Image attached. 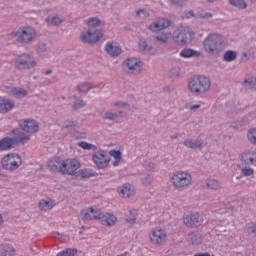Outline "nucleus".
Masks as SVG:
<instances>
[{
  "mask_svg": "<svg viewBox=\"0 0 256 256\" xmlns=\"http://www.w3.org/2000/svg\"><path fill=\"white\" fill-rule=\"evenodd\" d=\"M85 25H88L89 28L86 32H83L80 35L82 43H87L88 45L97 43L104 35L101 29H97V27L101 26V20L95 17L88 18L85 20Z\"/></svg>",
  "mask_w": 256,
  "mask_h": 256,
  "instance_id": "1",
  "label": "nucleus"
},
{
  "mask_svg": "<svg viewBox=\"0 0 256 256\" xmlns=\"http://www.w3.org/2000/svg\"><path fill=\"white\" fill-rule=\"evenodd\" d=\"M203 47L208 55H219L225 50V38L219 34H210L204 39Z\"/></svg>",
  "mask_w": 256,
  "mask_h": 256,
  "instance_id": "2",
  "label": "nucleus"
},
{
  "mask_svg": "<svg viewBox=\"0 0 256 256\" xmlns=\"http://www.w3.org/2000/svg\"><path fill=\"white\" fill-rule=\"evenodd\" d=\"M9 37H12V39H15L21 45H29V43L35 41L37 31L31 26H21L17 30L10 32Z\"/></svg>",
  "mask_w": 256,
  "mask_h": 256,
  "instance_id": "3",
  "label": "nucleus"
},
{
  "mask_svg": "<svg viewBox=\"0 0 256 256\" xmlns=\"http://www.w3.org/2000/svg\"><path fill=\"white\" fill-rule=\"evenodd\" d=\"M240 165H238L244 177H251L255 170L251 168L256 165V150H247L239 155Z\"/></svg>",
  "mask_w": 256,
  "mask_h": 256,
  "instance_id": "4",
  "label": "nucleus"
},
{
  "mask_svg": "<svg viewBox=\"0 0 256 256\" xmlns=\"http://www.w3.org/2000/svg\"><path fill=\"white\" fill-rule=\"evenodd\" d=\"M188 89L193 95H203L211 89V80L205 76H194L188 82Z\"/></svg>",
  "mask_w": 256,
  "mask_h": 256,
  "instance_id": "5",
  "label": "nucleus"
},
{
  "mask_svg": "<svg viewBox=\"0 0 256 256\" xmlns=\"http://www.w3.org/2000/svg\"><path fill=\"white\" fill-rule=\"evenodd\" d=\"M21 165H23V159L15 153L7 154L1 159V167L5 171H17Z\"/></svg>",
  "mask_w": 256,
  "mask_h": 256,
  "instance_id": "6",
  "label": "nucleus"
},
{
  "mask_svg": "<svg viewBox=\"0 0 256 256\" xmlns=\"http://www.w3.org/2000/svg\"><path fill=\"white\" fill-rule=\"evenodd\" d=\"M192 180L193 178L188 172L177 171L171 177L170 182L175 187V189H185V187H189L191 185Z\"/></svg>",
  "mask_w": 256,
  "mask_h": 256,
  "instance_id": "7",
  "label": "nucleus"
},
{
  "mask_svg": "<svg viewBox=\"0 0 256 256\" xmlns=\"http://www.w3.org/2000/svg\"><path fill=\"white\" fill-rule=\"evenodd\" d=\"M124 71L131 75H139L143 72V61L139 58H128L123 63Z\"/></svg>",
  "mask_w": 256,
  "mask_h": 256,
  "instance_id": "8",
  "label": "nucleus"
},
{
  "mask_svg": "<svg viewBox=\"0 0 256 256\" xmlns=\"http://www.w3.org/2000/svg\"><path fill=\"white\" fill-rule=\"evenodd\" d=\"M203 221V215L199 212L189 213L183 217V223L188 229H197V227H201Z\"/></svg>",
  "mask_w": 256,
  "mask_h": 256,
  "instance_id": "9",
  "label": "nucleus"
},
{
  "mask_svg": "<svg viewBox=\"0 0 256 256\" xmlns=\"http://www.w3.org/2000/svg\"><path fill=\"white\" fill-rule=\"evenodd\" d=\"M16 69H33L37 65V62L31 55L22 54L14 60Z\"/></svg>",
  "mask_w": 256,
  "mask_h": 256,
  "instance_id": "10",
  "label": "nucleus"
},
{
  "mask_svg": "<svg viewBox=\"0 0 256 256\" xmlns=\"http://www.w3.org/2000/svg\"><path fill=\"white\" fill-rule=\"evenodd\" d=\"M81 167V163L77 159H66L62 164L63 175H77V170Z\"/></svg>",
  "mask_w": 256,
  "mask_h": 256,
  "instance_id": "11",
  "label": "nucleus"
},
{
  "mask_svg": "<svg viewBox=\"0 0 256 256\" xmlns=\"http://www.w3.org/2000/svg\"><path fill=\"white\" fill-rule=\"evenodd\" d=\"M149 237L152 245H156V247H161V245L167 241V233L162 229L152 230Z\"/></svg>",
  "mask_w": 256,
  "mask_h": 256,
  "instance_id": "12",
  "label": "nucleus"
},
{
  "mask_svg": "<svg viewBox=\"0 0 256 256\" xmlns=\"http://www.w3.org/2000/svg\"><path fill=\"white\" fill-rule=\"evenodd\" d=\"M172 41L178 47H186L187 45V30L181 27L178 28L176 31L173 32Z\"/></svg>",
  "mask_w": 256,
  "mask_h": 256,
  "instance_id": "13",
  "label": "nucleus"
},
{
  "mask_svg": "<svg viewBox=\"0 0 256 256\" xmlns=\"http://www.w3.org/2000/svg\"><path fill=\"white\" fill-rule=\"evenodd\" d=\"M171 27V20L167 18H158L157 21L153 22L149 29L153 31V33H157V31H163V29H167Z\"/></svg>",
  "mask_w": 256,
  "mask_h": 256,
  "instance_id": "14",
  "label": "nucleus"
},
{
  "mask_svg": "<svg viewBox=\"0 0 256 256\" xmlns=\"http://www.w3.org/2000/svg\"><path fill=\"white\" fill-rule=\"evenodd\" d=\"M22 131L33 134L39 131V124L35 120H20Z\"/></svg>",
  "mask_w": 256,
  "mask_h": 256,
  "instance_id": "15",
  "label": "nucleus"
},
{
  "mask_svg": "<svg viewBox=\"0 0 256 256\" xmlns=\"http://www.w3.org/2000/svg\"><path fill=\"white\" fill-rule=\"evenodd\" d=\"M93 161L98 169H107L111 159L107 158V156L103 153H96L93 155Z\"/></svg>",
  "mask_w": 256,
  "mask_h": 256,
  "instance_id": "16",
  "label": "nucleus"
},
{
  "mask_svg": "<svg viewBox=\"0 0 256 256\" xmlns=\"http://www.w3.org/2000/svg\"><path fill=\"white\" fill-rule=\"evenodd\" d=\"M99 215H101V211H99V209H94L93 207L81 211L82 221H93V219H99Z\"/></svg>",
  "mask_w": 256,
  "mask_h": 256,
  "instance_id": "17",
  "label": "nucleus"
},
{
  "mask_svg": "<svg viewBox=\"0 0 256 256\" xmlns=\"http://www.w3.org/2000/svg\"><path fill=\"white\" fill-rule=\"evenodd\" d=\"M12 134L14 135V137H12L14 144L17 145L19 143H27V141H29V139H31V136L25 132H23L20 129H15L12 131Z\"/></svg>",
  "mask_w": 256,
  "mask_h": 256,
  "instance_id": "18",
  "label": "nucleus"
},
{
  "mask_svg": "<svg viewBox=\"0 0 256 256\" xmlns=\"http://www.w3.org/2000/svg\"><path fill=\"white\" fill-rule=\"evenodd\" d=\"M183 145L187 147V149H203V146L205 145V142H203V139L201 138H196V139H192V138H188L186 140H184Z\"/></svg>",
  "mask_w": 256,
  "mask_h": 256,
  "instance_id": "19",
  "label": "nucleus"
},
{
  "mask_svg": "<svg viewBox=\"0 0 256 256\" xmlns=\"http://www.w3.org/2000/svg\"><path fill=\"white\" fill-rule=\"evenodd\" d=\"M47 168L53 173L63 172V161L60 158H52L47 163Z\"/></svg>",
  "mask_w": 256,
  "mask_h": 256,
  "instance_id": "20",
  "label": "nucleus"
},
{
  "mask_svg": "<svg viewBox=\"0 0 256 256\" xmlns=\"http://www.w3.org/2000/svg\"><path fill=\"white\" fill-rule=\"evenodd\" d=\"M99 221L101 222L104 227H113L115 223H117V217L113 214H103L100 212V215L98 216Z\"/></svg>",
  "mask_w": 256,
  "mask_h": 256,
  "instance_id": "21",
  "label": "nucleus"
},
{
  "mask_svg": "<svg viewBox=\"0 0 256 256\" xmlns=\"http://www.w3.org/2000/svg\"><path fill=\"white\" fill-rule=\"evenodd\" d=\"M118 192L122 197H133L135 195V187L131 184H124L118 188Z\"/></svg>",
  "mask_w": 256,
  "mask_h": 256,
  "instance_id": "22",
  "label": "nucleus"
},
{
  "mask_svg": "<svg viewBox=\"0 0 256 256\" xmlns=\"http://www.w3.org/2000/svg\"><path fill=\"white\" fill-rule=\"evenodd\" d=\"M105 51L111 57H119L122 53L121 47L113 45V42H108L105 46Z\"/></svg>",
  "mask_w": 256,
  "mask_h": 256,
  "instance_id": "23",
  "label": "nucleus"
},
{
  "mask_svg": "<svg viewBox=\"0 0 256 256\" xmlns=\"http://www.w3.org/2000/svg\"><path fill=\"white\" fill-rule=\"evenodd\" d=\"M13 145H15L13 138L5 137L0 140V151H9V149H13Z\"/></svg>",
  "mask_w": 256,
  "mask_h": 256,
  "instance_id": "24",
  "label": "nucleus"
},
{
  "mask_svg": "<svg viewBox=\"0 0 256 256\" xmlns=\"http://www.w3.org/2000/svg\"><path fill=\"white\" fill-rule=\"evenodd\" d=\"M47 25H50L51 27H59L61 23H63V18L59 17V15L55 16H48L45 19Z\"/></svg>",
  "mask_w": 256,
  "mask_h": 256,
  "instance_id": "25",
  "label": "nucleus"
},
{
  "mask_svg": "<svg viewBox=\"0 0 256 256\" xmlns=\"http://www.w3.org/2000/svg\"><path fill=\"white\" fill-rule=\"evenodd\" d=\"M187 241L190 243V245H201L203 238L201 237V234L192 232L188 234Z\"/></svg>",
  "mask_w": 256,
  "mask_h": 256,
  "instance_id": "26",
  "label": "nucleus"
},
{
  "mask_svg": "<svg viewBox=\"0 0 256 256\" xmlns=\"http://www.w3.org/2000/svg\"><path fill=\"white\" fill-rule=\"evenodd\" d=\"M198 56H199V52H197L191 48H184L180 52V57H183L184 59H189L191 57H198Z\"/></svg>",
  "mask_w": 256,
  "mask_h": 256,
  "instance_id": "27",
  "label": "nucleus"
},
{
  "mask_svg": "<svg viewBox=\"0 0 256 256\" xmlns=\"http://www.w3.org/2000/svg\"><path fill=\"white\" fill-rule=\"evenodd\" d=\"M243 87L246 89H255L256 88V77L255 76H248L242 82Z\"/></svg>",
  "mask_w": 256,
  "mask_h": 256,
  "instance_id": "28",
  "label": "nucleus"
},
{
  "mask_svg": "<svg viewBox=\"0 0 256 256\" xmlns=\"http://www.w3.org/2000/svg\"><path fill=\"white\" fill-rule=\"evenodd\" d=\"M55 207V202L53 200H41L39 202V208L41 211H49Z\"/></svg>",
  "mask_w": 256,
  "mask_h": 256,
  "instance_id": "29",
  "label": "nucleus"
},
{
  "mask_svg": "<svg viewBox=\"0 0 256 256\" xmlns=\"http://www.w3.org/2000/svg\"><path fill=\"white\" fill-rule=\"evenodd\" d=\"M72 99L75 100V102L72 105L73 111H79V109H83V107H85V105H87V103L84 100L80 99L76 95H73Z\"/></svg>",
  "mask_w": 256,
  "mask_h": 256,
  "instance_id": "30",
  "label": "nucleus"
},
{
  "mask_svg": "<svg viewBox=\"0 0 256 256\" xmlns=\"http://www.w3.org/2000/svg\"><path fill=\"white\" fill-rule=\"evenodd\" d=\"M11 94L16 97V99H23L27 97V90L23 88H12Z\"/></svg>",
  "mask_w": 256,
  "mask_h": 256,
  "instance_id": "31",
  "label": "nucleus"
},
{
  "mask_svg": "<svg viewBox=\"0 0 256 256\" xmlns=\"http://www.w3.org/2000/svg\"><path fill=\"white\" fill-rule=\"evenodd\" d=\"M76 175H80L82 179H89V177H95V172L91 169H80Z\"/></svg>",
  "mask_w": 256,
  "mask_h": 256,
  "instance_id": "32",
  "label": "nucleus"
},
{
  "mask_svg": "<svg viewBox=\"0 0 256 256\" xmlns=\"http://www.w3.org/2000/svg\"><path fill=\"white\" fill-rule=\"evenodd\" d=\"M244 231H245V233H247V235H252V237H255L256 236V223L250 222V223L246 224Z\"/></svg>",
  "mask_w": 256,
  "mask_h": 256,
  "instance_id": "33",
  "label": "nucleus"
},
{
  "mask_svg": "<svg viewBox=\"0 0 256 256\" xmlns=\"http://www.w3.org/2000/svg\"><path fill=\"white\" fill-rule=\"evenodd\" d=\"M229 3L232 7H237V9H247V3L245 0H229Z\"/></svg>",
  "mask_w": 256,
  "mask_h": 256,
  "instance_id": "34",
  "label": "nucleus"
},
{
  "mask_svg": "<svg viewBox=\"0 0 256 256\" xmlns=\"http://www.w3.org/2000/svg\"><path fill=\"white\" fill-rule=\"evenodd\" d=\"M235 59H237V52L228 50L224 53V61L227 63H231V61H235Z\"/></svg>",
  "mask_w": 256,
  "mask_h": 256,
  "instance_id": "35",
  "label": "nucleus"
},
{
  "mask_svg": "<svg viewBox=\"0 0 256 256\" xmlns=\"http://www.w3.org/2000/svg\"><path fill=\"white\" fill-rule=\"evenodd\" d=\"M2 107L4 114L9 113V111L15 107V103H13L11 100L4 99L2 100Z\"/></svg>",
  "mask_w": 256,
  "mask_h": 256,
  "instance_id": "36",
  "label": "nucleus"
},
{
  "mask_svg": "<svg viewBox=\"0 0 256 256\" xmlns=\"http://www.w3.org/2000/svg\"><path fill=\"white\" fill-rule=\"evenodd\" d=\"M247 139L251 145H256V128H250L248 130Z\"/></svg>",
  "mask_w": 256,
  "mask_h": 256,
  "instance_id": "37",
  "label": "nucleus"
},
{
  "mask_svg": "<svg viewBox=\"0 0 256 256\" xmlns=\"http://www.w3.org/2000/svg\"><path fill=\"white\" fill-rule=\"evenodd\" d=\"M79 93H88L91 89V82H82L77 87Z\"/></svg>",
  "mask_w": 256,
  "mask_h": 256,
  "instance_id": "38",
  "label": "nucleus"
},
{
  "mask_svg": "<svg viewBox=\"0 0 256 256\" xmlns=\"http://www.w3.org/2000/svg\"><path fill=\"white\" fill-rule=\"evenodd\" d=\"M103 119L105 121H115V119H119V113L107 111L105 112Z\"/></svg>",
  "mask_w": 256,
  "mask_h": 256,
  "instance_id": "39",
  "label": "nucleus"
},
{
  "mask_svg": "<svg viewBox=\"0 0 256 256\" xmlns=\"http://www.w3.org/2000/svg\"><path fill=\"white\" fill-rule=\"evenodd\" d=\"M78 147H81V149H85L87 151H95L97 149V146L93 145V144H89L87 142H79L78 143Z\"/></svg>",
  "mask_w": 256,
  "mask_h": 256,
  "instance_id": "40",
  "label": "nucleus"
},
{
  "mask_svg": "<svg viewBox=\"0 0 256 256\" xmlns=\"http://www.w3.org/2000/svg\"><path fill=\"white\" fill-rule=\"evenodd\" d=\"M206 185L209 189H221V183L215 179L208 180Z\"/></svg>",
  "mask_w": 256,
  "mask_h": 256,
  "instance_id": "41",
  "label": "nucleus"
},
{
  "mask_svg": "<svg viewBox=\"0 0 256 256\" xmlns=\"http://www.w3.org/2000/svg\"><path fill=\"white\" fill-rule=\"evenodd\" d=\"M36 51L38 55H43V53H47L49 51V48L47 47V44L40 42L37 44Z\"/></svg>",
  "mask_w": 256,
  "mask_h": 256,
  "instance_id": "42",
  "label": "nucleus"
},
{
  "mask_svg": "<svg viewBox=\"0 0 256 256\" xmlns=\"http://www.w3.org/2000/svg\"><path fill=\"white\" fill-rule=\"evenodd\" d=\"M139 47L141 51H151V49H153V46L147 43L144 39H140Z\"/></svg>",
  "mask_w": 256,
  "mask_h": 256,
  "instance_id": "43",
  "label": "nucleus"
},
{
  "mask_svg": "<svg viewBox=\"0 0 256 256\" xmlns=\"http://www.w3.org/2000/svg\"><path fill=\"white\" fill-rule=\"evenodd\" d=\"M156 41L161 44H165L169 41V35L167 33H161L156 36Z\"/></svg>",
  "mask_w": 256,
  "mask_h": 256,
  "instance_id": "44",
  "label": "nucleus"
},
{
  "mask_svg": "<svg viewBox=\"0 0 256 256\" xmlns=\"http://www.w3.org/2000/svg\"><path fill=\"white\" fill-rule=\"evenodd\" d=\"M136 17H139V19H147V17H149V11H147V9H139L136 11Z\"/></svg>",
  "mask_w": 256,
  "mask_h": 256,
  "instance_id": "45",
  "label": "nucleus"
},
{
  "mask_svg": "<svg viewBox=\"0 0 256 256\" xmlns=\"http://www.w3.org/2000/svg\"><path fill=\"white\" fill-rule=\"evenodd\" d=\"M143 167L146 169V171H155V163H153L151 160H146Z\"/></svg>",
  "mask_w": 256,
  "mask_h": 256,
  "instance_id": "46",
  "label": "nucleus"
},
{
  "mask_svg": "<svg viewBox=\"0 0 256 256\" xmlns=\"http://www.w3.org/2000/svg\"><path fill=\"white\" fill-rule=\"evenodd\" d=\"M75 253H77V250L69 248L64 251H61L60 253L57 254V256H74Z\"/></svg>",
  "mask_w": 256,
  "mask_h": 256,
  "instance_id": "47",
  "label": "nucleus"
},
{
  "mask_svg": "<svg viewBox=\"0 0 256 256\" xmlns=\"http://www.w3.org/2000/svg\"><path fill=\"white\" fill-rule=\"evenodd\" d=\"M15 255V250L8 248V249H2L0 256H13Z\"/></svg>",
  "mask_w": 256,
  "mask_h": 256,
  "instance_id": "48",
  "label": "nucleus"
},
{
  "mask_svg": "<svg viewBox=\"0 0 256 256\" xmlns=\"http://www.w3.org/2000/svg\"><path fill=\"white\" fill-rule=\"evenodd\" d=\"M172 5H175V7H183L185 3L189 0H169Z\"/></svg>",
  "mask_w": 256,
  "mask_h": 256,
  "instance_id": "49",
  "label": "nucleus"
},
{
  "mask_svg": "<svg viewBox=\"0 0 256 256\" xmlns=\"http://www.w3.org/2000/svg\"><path fill=\"white\" fill-rule=\"evenodd\" d=\"M198 19H211L213 14L211 12H203L198 14Z\"/></svg>",
  "mask_w": 256,
  "mask_h": 256,
  "instance_id": "50",
  "label": "nucleus"
},
{
  "mask_svg": "<svg viewBox=\"0 0 256 256\" xmlns=\"http://www.w3.org/2000/svg\"><path fill=\"white\" fill-rule=\"evenodd\" d=\"M152 182H153V178H151L150 175L142 179V184L144 185V187H149V185H151Z\"/></svg>",
  "mask_w": 256,
  "mask_h": 256,
  "instance_id": "51",
  "label": "nucleus"
},
{
  "mask_svg": "<svg viewBox=\"0 0 256 256\" xmlns=\"http://www.w3.org/2000/svg\"><path fill=\"white\" fill-rule=\"evenodd\" d=\"M73 127H75V122L73 120H68L62 129H73Z\"/></svg>",
  "mask_w": 256,
  "mask_h": 256,
  "instance_id": "52",
  "label": "nucleus"
},
{
  "mask_svg": "<svg viewBox=\"0 0 256 256\" xmlns=\"http://www.w3.org/2000/svg\"><path fill=\"white\" fill-rule=\"evenodd\" d=\"M113 107H120V108L129 107V103L123 102V101L114 102Z\"/></svg>",
  "mask_w": 256,
  "mask_h": 256,
  "instance_id": "53",
  "label": "nucleus"
},
{
  "mask_svg": "<svg viewBox=\"0 0 256 256\" xmlns=\"http://www.w3.org/2000/svg\"><path fill=\"white\" fill-rule=\"evenodd\" d=\"M111 157H114V159H121V151L112 150L110 151Z\"/></svg>",
  "mask_w": 256,
  "mask_h": 256,
  "instance_id": "54",
  "label": "nucleus"
},
{
  "mask_svg": "<svg viewBox=\"0 0 256 256\" xmlns=\"http://www.w3.org/2000/svg\"><path fill=\"white\" fill-rule=\"evenodd\" d=\"M191 17H195V12H193V10L185 12V19H191Z\"/></svg>",
  "mask_w": 256,
  "mask_h": 256,
  "instance_id": "55",
  "label": "nucleus"
},
{
  "mask_svg": "<svg viewBox=\"0 0 256 256\" xmlns=\"http://www.w3.org/2000/svg\"><path fill=\"white\" fill-rule=\"evenodd\" d=\"M195 109H201V105L200 104H194L190 106V110L194 111Z\"/></svg>",
  "mask_w": 256,
  "mask_h": 256,
  "instance_id": "56",
  "label": "nucleus"
},
{
  "mask_svg": "<svg viewBox=\"0 0 256 256\" xmlns=\"http://www.w3.org/2000/svg\"><path fill=\"white\" fill-rule=\"evenodd\" d=\"M127 223H135V221H137V218L135 216H133L132 218H126Z\"/></svg>",
  "mask_w": 256,
  "mask_h": 256,
  "instance_id": "57",
  "label": "nucleus"
},
{
  "mask_svg": "<svg viewBox=\"0 0 256 256\" xmlns=\"http://www.w3.org/2000/svg\"><path fill=\"white\" fill-rule=\"evenodd\" d=\"M164 91L166 93H171V91H173V88H171V86H166V87H164Z\"/></svg>",
  "mask_w": 256,
  "mask_h": 256,
  "instance_id": "58",
  "label": "nucleus"
},
{
  "mask_svg": "<svg viewBox=\"0 0 256 256\" xmlns=\"http://www.w3.org/2000/svg\"><path fill=\"white\" fill-rule=\"evenodd\" d=\"M243 57H245L246 61H249V59H251V54H248L247 52H244Z\"/></svg>",
  "mask_w": 256,
  "mask_h": 256,
  "instance_id": "59",
  "label": "nucleus"
},
{
  "mask_svg": "<svg viewBox=\"0 0 256 256\" xmlns=\"http://www.w3.org/2000/svg\"><path fill=\"white\" fill-rule=\"evenodd\" d=\"M0 113L4 114V112H3V100H0Z\"/></svg>",
  "mask_w": 256,
  "mask_h": 256,
  "instance_id": "60",
  "label": "nucleus"
},
{
  "mask_svg": "<svg viewBox=\"0 0 256 256\" xmlns=\"http://www.w3.org/2000/svg\"><path fill=\"white\" fill-rule=\"evenodd\" d=\"M119 161H121V159H115V162L113 163L114 167H117V165H119Z\"/></svg>",
  "mask_w": 256,
  "mask_h": 256,
  "instance_id": "61",
  "label": "nucleus"
},
{
  "mask_svg": "<svg viewBox=\"0 0 256 256\" xmlns=\"http://www.w3.org/2000/svg\"><path fill=\"white\" fill-rule=\"evenodd\" d=\"M115 113H118V117H124L123 111H118V112H115Z\"/></svg>",
  "mask_w": 256,
  "mask_h": 256,
  "instance_id": "62",
  "label": "nucleus"
},
{
  "mask_svg": "<svg viewBox=\"0 0 256 256\" xmlns=\"http://www.w3.org/2000/svg\"><path fill=\"white\" fill-rule=\"evenodd\" d=\"M178 137H179V134H174V135L170 136V138H172V139H177Z\"/></svg>",
  "mask_w": 256,
  "mask_h": 256,
  "instance_id": "63",
  "label": "nucleus"
},
{
  "mask_svg": "<svg viewBox=\"0 0 256 256\" xmlns=\"http://www.w3.org/2000/svg\"><path fill=\"white\" fill-rule=\"evenodd\" d=\"M51 73H53V70H47V71L45 72V75H51Z\"/></svg>",
  "mask_w": 256,
  "mask_h": 256,
  "instance_id": "64",
  "label": "nucleus"
}]
</instances>
